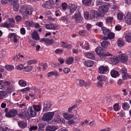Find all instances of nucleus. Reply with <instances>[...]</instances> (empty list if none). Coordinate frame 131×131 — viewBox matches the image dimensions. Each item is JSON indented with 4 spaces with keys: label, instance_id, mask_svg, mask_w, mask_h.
<instances>
[{
    "label": "nucleus",
    "instance_id": "f257e3e1",
    "mask_svg": "<svg viewBox=\"0 0 131 131\" xmlns=\"http://www.w3.org/2000/svg\"><path fill=\"white\" fill-rule=\"evenodd\" d=\"M20 13L26 16H29L32 13L31 9L26 6H22L20 7L19 11Z\"/></svg>",
    "mask_w": 131,
    "mask_h": 131
},
{
    "label": "nucleus",
    "instance_id": "f03ea898",
    "mask_svg": "<svg viewBox=\"0 0 131 131\" xmlns=\"http://www.w3.org/2000/svg\"><path fill=\"white\" fill-rule=\"evenodd\" d=\"M8 109L7 108L4 110L5 112L6 113L5 116L8 117H12L16 116L17 114V111L13 109L10 110L8 111Z\"/></svg>",
    "mask_w": 131,
    "mask_h": 131
},
{
    "label": "nucleus",
    "instance_id": "7ed1b4c3",
    "mask_svg": "<svg viewBox=\"0 0 131 131\" xmlns=\"http://www.w3.org/2000/svg\"><path fill=\"white\" fill-rule=\"evenodd\" d=\"M103 51V50L100 47H98L95 49L96 52L101 58H103L106 56H110L112 55L110 53L108 52L106 54Z\"/></svg>",
    "mask_w": 131,
    "mask_h": 131
},
{
    "label": "nucleus",
    "instance_id": "20e7f679",
    "mask_svg": "<svg viewBox=\"0 0 131 131\" xmlns=\"http://www.w3.org/2000/svg\"><path fill=\"white\" fill-rule=\"evenodd\" d=\"M54 112H49L45 114L43 116L42 120L45 121H49L51 120L54 115Z\"/></svg>",
    "mask_w": 131,
    "mask_h": 131
},
{
    "label": "nucleus",
    "instance_id": "39448f33",
    "mask_svg": "<svg viewBox=\"0 0 131 131\" xmlns=\"http://www.w3.org/2000/svg\"><path fill=\"white\" fill-rule=\"evenodd\" d=\"M98 13L95 10H92L90 12V17L91 19L93 20H98L97 17L99 16Z\"/></svg>",
    "mask_w": 131,
    "mask_h": 131
},
{
    "label": "nucleus",
    "instance_id": "423d86ee",
    "mask_svg": "<svg viewBox=\"0 0 131 131\" xmlns=\"http://www.w3.org/2000/svg\"><path fill=\"white\" fill-rule=\"evenodd\" d=\"M72 18L74 19L75 21L78 23H80L82 21L83 17L80 13H75L72 16Z\"/></svg>",
    "mask_w": 131,
    "mask_h": 131
},
{
    "label": "nucleus",
    "instance_id": "0eeeda50",
    "mask_svg": "<svg viewBox=\"0 0 131 131\" xmlns=\"http://www.w3.org/2000/svg\"><path fill=\"white\" fill-rule=\"evenodd\" d=\"M117 58L119 61H121L123 63L126 62L128 60L127 56L124 54L118 55Z\"/></svg>",
    "mask_w": 131,
    "mask_h": 131
},
{
    "label": "nucleus",
    "instance_id": "6e6552de",
    "mask_svg": "<svg viewBox=\"0 0 131 131\" xmlns=\"http://www.w3.org/2000/svg\"><path fill=\"white\" fill-rule=\"evenodd\" d=\"M27 113L28 115L31 117H34L36 115V112L33 110L32 106L29 108Z\"/></svg>",
    "mask_w": 131,
    "mask_h": 131
},
{
    "label": "nucleus",
    "instance_id": "1a4fd4ad",
    "mask_svg": "<svg viewBox=\"0 0 131 131\" xmlns=\"http://www.w3.org/2000/svg\"><path fill=\"white\" fill-rule=\"evenodd\" d=\"M45 27L47 29L56 30L58 27L57 25H54L53 24H46L45 26Z\"/></svg>",
    "mask_w": 131,
    "mask_h": 131
},
{
    "label": "nucleus",
    "instance_id": "9d476101",
    "mask_svg": "<svg viewBox=\"0 0 131 131\" xmlns=\"http://www.w3.org/2000/svg\"><path fill=\"white\" fill-rule=\"evenodd\" d=\"M108 6L106 5H104L100 6L98 10L100 12L103 13L106 12L108 9Z\"/></svg>",
    "mask_w": 131,
    "mask_h": 131
},
{
    "label": "nucleus",
    "instance_id": "9b49d317",
    "mask_svg": "<svg viewBox=\"0 0 131 131\" xmlns=\"http://www.w3.org/2000/svg\"><path fill=\"white\" fill-rule=\"evenodd\" d=\"M58 128L57 126L48 125L46 127V131H55Z\"/></svg>",
    "mask_w": 131,
    "mask_h": 131
},
{
    "label": "nucleus",
    "instance_id": "f8f14e48",
    "mask_svg": "<svg viewBox=\"0 0 131 131\" xmlns=\"http://www.w3.org/2000/svg\"><path fill=\"white\" fill-rule=\"evenodd\" d=\"M77 8V6L75 5L70 4L69 5V11L71 14L73 13L76 10Z\"/></svg>",
    "mask_w": 131,
    "mask_h": 131
},
{
    "label": "nucleus",
    "instance_id": "ddd939ff",
    "mask_svg": "<svg viewBox=\"0 0 131 131\" xmlns=\"http://www.w3.org/2000/svg\"><path fill=\"white\" fill-rule=\"evenodd\" d=\"M108 67L107 66H102L99 67V72L100 73H103L108 70Z\"/></svg>",
    "mask_w": 131,
    "mask_h": 131
},
{
    "label": "nucleus",
    "instance_id": "4468645a",
    "mask_svg": "<svg viewBox=\"0 0 131 131\" xmlns=\"http://www.w3.org/2000/svg\"><path fill=\"white\" fill-rule=\"evenodd\" d=\"M18 124L19 127L23 129L26 127L27 123L23 121L18 122Z\"/></svg>",
    "mask_w": 131,
    "mask_h": 131
},
{
    "label": "nucleus",
    "instance_id": "2eb2a0df",
    "mask_svg": "<svg viewBox=\"0 0 131 131\" xmlns=\"http://www.w3.org/2000/svg\"><path fill=\"white\" fill-rule=\"evenodd\" d=\"M51 104L49 102H47L46 104L44 103L43 104V111H45L49 110L51 107Z\"/></svg>",
    "mask_w": 131,
    "mask_h": 131
},
{
    "label": "nucleus",
    "instance_id": "dca6fc26",
    "mask_svg": "<svg viewBox=\"0 0 131 131\" xmlns=\"http://www.w3.org/2000/svg\"><path fill=\"white\" fill-rule=\"evenodd\" d=\"M110 60L114 64H115L119 62L117 56H113L110 58Z\"/></svg>",
    "mask_w": 131,
    "mask_h": 131
},
{
    "label": "nucleus",
    "instance_id": "f3484780",
    "mask_svg": "<svg viewBox=\"0 0 131 131\" xmlns=\"http://www.w3.org/2000/svg\"><path fill=\"white\" fill-rule=\"evenodd\" d=\"M54 120L55 122L58 123H60L61 121H62V122H63L64 121L63 119L60 118V115L58 114L57 115L56 117L54 118Z\"/></svg>",
    "mask_w": 131,
    "mask_h": 131
},
{
    "label": "nucleus",
    "instance_id": "a211bd4d",
    "mask_svg": "<svg viewBox=\"0 0 131 131\" xmlns=\"http://www.w3.org/2000/svg\"><path fill=\"white\" fill-rule=\"evenodd\" d=\"M42 41L45 42V43L47 44L51 45L54 42V40L53 39H49L48 38H42L41 39Z\"/></svg>",
    "mask_w": 131,
    "mask_h": 131
},
{
    "label": "nucleus",
    "instance_id": "6ab92c4d",
    "mask_svg": "<svg viewBox=\"0 0 131 131\" xmlns=\"http://www.w3.org/2000/svg\"><path fill=\"white\" fill-rule=\"evenodd\" d=\"M32 36L33 39L37 40L39 38V36L38 35V31L34 30L32 34Z\"/></svg>",
    "mask_w": 131,
    "mask_h": 131
},
{
    "label": "nucleus",
    "instance_id": "aec40b11",
    "mask_svg": "<svg viewBox=\"0 0 131 131\" xmlns=\"http://www.w3.org/2000/svg\"><path fill=\"white\" fill-rule=\"evenodd\" d=\"M126 41L128 42H131V33L127 32L125 35Z\"/></svg>",
    "mask_w": 131,
    "mask_h": 131
},
{
    "label": "nucleus",
    "instance_id": "412c9836",
    "mask_svg": "<svg viewBox=\"0 0 131 131\" xmlns=\"http://www.w3.org/2000/svg\"><path fill=\"white\" fill-rule=\"evenodd\" d=\"M11 5L12 6L14 10L16 11L18 10L19 7V4L16 2V3H13V4H9Z\"/></svg>",
    "mask_w": 131,
    "mask_h": 131
},
{
    "label": "nucleus",
    "instance_id": "4be33fe9",
    "mask_svg": "<svg viewBox=\"0 0 131 131\" xmlns=\"http://www.w3.org/2000/svg\"><path fill=\"white\" fill-rule=\"evenodd\" d=\"M84 64L87 67H90L93 65L94 64V62L92 61L89 60L85 61L84 62Z\"/></svg>",
    "mask_w": 131,
    "mask_h": 131
},
{
    "label": "nucleus",
    "instance_id": "5701e85b",
    "mask_svg": "<svg viewBox=\"0 0 131 131\" xmlns=\"http://www.w3.org/2000/svg\"><path fill=\"white\" fill-rule=\"evenodd\" d=\"M91 0H82V2L85 6H89L91 5Z\"/></svg>",
    "mask_w": 131,
    "mask_h": 131
},
{
    "label": "nucleus",
    "instance_id": "b1692460",
    "mask_svg": "<svg viewBox=\"0 0 131 131\" xmlns=\"http://www.w3.org/2000/svg\"><path fill=\"white\" fill-rule=\"evenodd\" d=\"M102 29L103 31V33L105 35H107L111 31V30L109 29L106 28L104 27H102Z\"/></svg>",
    "mask_w": 131,
    "mask_h": 131
},
{
    "label": "nucleus",
    "instance_id": "393cba45",
    "mask_svg": "<svg viewBox=\"0 0 131 131\" xmlns=\"http://www.w3.org/2000/svg\"><path fill=\"white\" fill-rule=\"evenodd\" d=\"M125 19L126 23L129 25L131 24V15H127Z\"/></svg>",
    "mask_w": 131,
    "mask_h": 131
},
{
    "label": "nucleus",
    "instance_id": "a878e982",
    "mask_svg": "<svg viewBox=\"0 0 131 131\" xmlns=\"http://www.w3.org/2000/svg\"><path fill=\"white\" fill-rule=\"evenodd\" d=\"M122 106L123 109L124 110H128L129 107V104L127 102H124L122 104Z\"/></svg>",
    "mask_w": 131,
    "mask_h": 131
},
{
    "label": "nucleus",
    "instance_id": "bb28decb",
    "mask_svg": "<svg viewBox=\"0 0 131 131\" xmlns=\"http://www.w3.org/2000/svg\"><path fill=\"white\" fill-rule=\"evenodd\" d=\"M111 76L113 78H115L119 75V73L118 71L114 70H112L111 72Z\"/></svg>",
    "mask_w": 131,
    "mask_h": 131
},
{
    "label": "nucleus",
    "instance_id": "cd10ccee",
    "mask_svg": "<svg viewBox=\"0 0 131 131\" xmlns=\"http://www.w3.org/2000/svg\"><path fill=\"white\" fill-rule=\"evenodd\" d=\"M109 44V42L106 40H104L101 43V46L104 48H106L108 46V45Z\"/></svg>",
    "mask_w": 131,
    "mask_h": 131
},
{
    "label": "nucleus",
    "instance_id": "c85d7f7f",
    "mask_svg": "<svg viewBox=\"0 0 131 131\" xmlns=\"http://www.w3.org/2000/svg\"><path fill=\"white\" fill-rule=\"evenodd\" d=\"M85 54L86 57L88 58L93 59L94 57V54L90 52L86 53Z\"/></svg>",
    "mask_w": 131,
    "mask_h": 131
},
{
    "label": "nucleus",
    "instance_id": "c756f323",
    "mask_svg": "<svg viewBox=\"0 0 131 131\" xmlns=\"http://www.w3.org/2000/svg\"><path fill=\"white\" fill-rule=\"evenodd\" d=\"M74 115L73 114H69L67 113L64 114V117L66 119H69L72 118Z\"/></svg>",
    "mask_w": 131,
    "mask_h": 131
},
{
    "label": "nucleus",
    "instance_id": "7c9ffc66",
    "mask_svg": "<svg viewBox=\"0 0 131 131\" xmlns=\"http://www.w3.org/2000/svg\"><path fill=\"white\" fill-rule=\"evenodd\" d=\"M7 95L5 91H0V99H2L5 98Z\"/></svg>",
    "mask_w": 131,
    "mask_h": 131
},
{
    "label": "nucleus",
    "instance_id": "2f4dec72",
    "mask_svg": "<svg viewBox=\"0 0 131 131\" xmlns=\"http://www.w3.org/2000/svg\"><path fill=\"white\" fill-rule=\"evenodd\" d=\"M73 58L71 57H69L66 60V62L68 64H70L72 63L73 61Z\"/></svg>",
    "mask_w": 131,
    "mask_h": 131
},
{
    "label": "nucleus",
    "instance_id": "473e14b6",
    "mask_svg": "<svg viewBox=\"0 0 131 131\" xmlns=\"http://www.w3.org/2000/svg\"><path fill=\"white\" fill-rule=\"evenodd\" d=\"M46 125V124L45 123H39L38 124V129L39 130H42Z\"/></svg>",
    "mask_w": 131,
    "mask_h": 131
},
{
    "label": "nucleus",
    "instance_id": "72a5a7b5",
    "mask_svg": "<svg viewBox=\"0 0 131 131\" xmlns=\"http://www.w3.org/2000/svg\"><path fill=\"white\" fill-rule=\"evenodd\" d=\"M33 107L36 112L40 111L41 109V107L39 105H34Z\"/></svg>",
    "mask_w": 131,
    "mask_h": 131
},
{
    "label": "nucleus",
    "instance_id": "f704fd0d",
    "mask_svg": "<svg viewBox=\"0 0 131 131\" xmlns=\"http://www.w3.org/2000/svg\"><path fill=\"white\" fill-rule=\"evenodd\" d=\"M46 5L47 7V8L50 9L53 6V4L51 1H48L46 2Z\"/></svg>",
    "mask_w": 131,
    "mask_h": 131
},
{
    "label": "nucleus",
    "instance_id": "c9c22d12",
    "mask_svg": "<svg viewBox=\"0 0 131 131\" xmlns=\"http://www.w3.org/2000/svg\"><path fill=\"white\" fill-rule=\"evenodd\" d=\"M18 83L21 86H25L26 85V81L23 80H20L19 81Z\"/></svg>",
    "mask_w": 131,
    "mask_h": 131
},
{
    "label": "nucleus",
    "instance_id": "e433bc0d",
    "mask_svg": "<svg viewBox=\"0 0 131 131\" xmlns=\"http://www.w3.org/2000/svg\"><path fill=\"white\" fill-rule=\"evenodd\" d=\"M113 19V18L112 17L109 16L107 17L106 19V22L107 23H112V21Z\"/></svg>",
    "mask_w": 131,
    "mask_h": 131
},
{
    "label": "nucleus",
    "instance_id": "4c0bfd02",
    "mask_svg": "<svg viewBox=\"0 0 131 131\" xmlns=\"http://www.w3.org/2000/svg\"><path fill=\"white\" fill-rule=\"evenodd\" d=\"M124 42L123 40L120 39L118 40L117 44L119 47H122L124 45Z\"/></svg>",
    "mask_w": 131,
    "mask_h": 131
},
{
    "label": "nucleus",
    "instance_id": "58836bf2",
    "mask_svg": "<svg viewBox=\"0 0 131 131\" xmlns=\"http://www.w3.org/2000/svg\"><path fill=\"white\" fill-rule=\"evenodd\" d=\"M32 69V67L31 66H26L23 68V71L26 72L30 71Z\"/></svg>",
    "mask_w": 131,
    "mask_h": 131
},
{
    "label": "nucleus",
    "instance_id": "ea45409f",
    "mask_svg": "<svg viewBox=\"0 0 131 131\" xmlns=\"http://www.w3.org/2000/svg\"><path fill=\"white\" fill-rule=\"evenodd\" d=\"M68 124L70 125L71 126L73 125H75L76 122L74 121L73 119H71L67 121Z\"/></svg>",
    "mask_w": 131,
    "mask_h": 131
},
{
    "label": "nucleus",
    "instance_id": "a19ab883",
    "mask_svg": "<svg viewBox=\"0 0 131 131\" xmlns=\"http://www.w3.org/2000/svg\"><path fill=\"white\" fill-rule=\"evenodd\" d=\"M5 68L7 70L9 71H11L14 68L13 66L7 65H6Z\"/></svg>",
    "mask_w": 131,
    "mask_h": 131
},
{
    "label": "nucleus",
    "instance_id": "79ce46f5",
    "mask_svg": "<svg viewBox=\"0 0 131 131\" xmlns=\"http://www.w3.org/2000/svg\"><path fill=\"white\" fill-rule=\"evenodd\" d=\"M85 84V81L83 80H80L77 83V85L79 86H82Z\"/></svg>",
    "mask_w": 131,
    "mask_h": 131
},
{
    "label": "nucleus",
    "instance_id": "37998d69",
    "mask_svg": "<svg viewBox=\"0 0 131 131\" xmlns=\"http://www.w3.org/2000/svg\"><path fill=\"white\" fill-rule=\"evenodd\" d=\"M10 130L8 127H0V131H10Z\"/></svg>",
    "mask_w": 131,
    "mask_h": 131
},
{
    "label": "nucleus",
    "instance_id": "c03bdc74",
    "mask_svg": "<svg viewBox=\"0 0 131 131\" xmlns=\"http://www.w3.org/2000/svg\"><path fill=\"white\" fill-rule=\"evenodd\" d=\"M109 39H112L114 38L115 36L114 33L111 32L107 35Z\"/></svg>",
    "mask_w": 131,
    "mask_h": 131
},
{
    "label": "nucleus",
    "instance_id": "a18cd8bd",
    "mask_svg": "<svg viewBox=\"0 0 131 131\" xmlns=\"http://www.w3.org/2000/svg\"><path fill=\"white\" fill-rule=\"evenodd\" d=\"M37 128L38 127L36 126H31L29 128V130L30 131H34L36 130Z\"/></svg>",
    "mask_w": 131,
    "mask_h": 131
},
{
    "label": "nucleus",
    "instance_id": "49530a36",
    "mask_svg": "<svg viewBox=\"0 0 131 131\" xmlns=\"http://www.w3.org/2000/svg\"><path fill=\"white\" fill-rule=\"evenodd\" d=\"M51 75H56V76H59V75L57 73V72H54V71H52L48 73L47 75L48 76H49Z\"/></svg>",
    "mask_w": 131,
    "mask_h": 131
},
{
    "label": "nucleus",
    "instance_id": "de8ad7c7",
    "mask_svg": "<svg viewBox=\"0 0 131 131\" xmlns=\"http://www.w3.org/2000/svg\"><path fill=\"white\" fill-rule=\"evenodd\" d=\"M79 34L80 36H83L87 34L86 31L84 30H82L79 32Z\"/></svg>",
    "mask_w": 131,
    "mask_h": 131
},
{
    "label": "nucleus",
    "instance_id": "09e8293b",
    "mask_svg": "<svg viewBox=\"0 0 131 131\" xmlns=\"http://www.w3.org/2000/svg\"><path fill=\"white\" fill-rule=\"evenodd\" d=\"M1 26L2 27H6L8 28L9 26V24H8L5 22L3 23L1 25Z\"/></svg>",
    "mask_w": 131,
    "mask_h": 131
},
{
    "label": "nucleus",
    "instance_id": "8fccbe9b",
    "mask_svg": "<svg viewBox=\"0 0 131 131\" xmlns=\"http://www.w3.org/2000/svg\"><path fill=\"white\" fill-rule=\"evenodd\" d=\"M84 18L86 19H88L89 17V13L87 11L84 13Z\"/></svg>",
    "mask_w": 131,
    "mask_h": 131
},
{
    "label": "nucleus",
    "instance_id": "3c124183",
    "mask_svg": "<svg viewBox=\"0 0 131 131\" xmlns=\"http://www.w3.org/2000/svg\"><path fill=\"white\" fill-rule=\"evenodd\" d=\"M13 90V87L12 85H9L7 87V91L8 93L10 92Z\"/></svg>",
    "mask_w": 131,
    "mask_h": 131
},
{
    "label": "nucleus",
    "instance_id": "603ef678",
    "mask_svg": "<svg viewBox=\"0 0 131 131\" xmlns=\"http://www.w3.org/2000/svg\"><path fill=\"white\" fill-rule=\"evenodd\" d=\"M62 8L63 10H65L67 7V4L66 3H62L61 5Z\"/></svg>",
    "mask_w": 131,
    "mask_h": 131
},
{
    "label": "nucleus",
    "instance_id": "864d4df0",
    "mask_svg": "<svg viewBox=\"0 0 131 131\" xmlns=\"http://www.w3.org/2000/svg\"><path fill=\"white\" fill-rule=\"evenodd\" d=\"M63 52V50L60 49H57L54 51V52L56 54H59L60 53H62Z\"/></svg>",
    "mask_w": 131,
    "mask_h": 131
},
{
    "label": "nucleus",
    "instance_id": "5fc2aeb1",
    "mask_svg": "<svg viewBox=\"0 0 131 131\" xmlns=\"http://www.w3.org/2000/svg\"><path fill=\"white\" fill-rule=\"evenodd\" d=\"M114 110L115 111H117L118 110V105L117 103L115 104L113 106Z\"/></svg>",
    "mask_w": 131,
    "mask_h": 131
},
{
    "label": "nucleus",
    "instance_id": "6e6d98bb",
    "mask_svg": "<svg viewBox=\"0 0 131 131\" xmlns=\"http://www.w3.org/2000/svg\"><path fill=\"white\" fill-rule=\"evenodd\" d=\"M53 4H55L58 5L60 3V0H51L50 1Z\"/></svg>",
    "mask_w": 131,
    "mask_h": 131
},
{
    "label": "nucleus",
    "instance_id": "4d7b16f0",
    "mask_svg": "<svg viewBox=\"0 0 131 131\" xmlns=\"http://www.w3.org/2000/svg\"><path fill=\"white\" fill-rule=\"evenodd\" d=\"M123 15L121 13H118L117 15V17L118 19L122 20L123 18Z\"/></svg>",
    "mask_w": 131,
    "mask_h": 131
},
{
    "label": "nucleus",
    "instance_id": "13d9d810",
    "mask_svg": "<svg viewBox=\"0 0 131 131\" xmlns=\"http://www.w3.org/2000/svg\"><path fill=\"white\" fill-rule=\"evenodd\" d=\"M103 83L102 81H99L97 82V86L99 88H101L103 86Z\"/></svg>",
    "mask_w": 131,
    "mask_h": 131
},
{
    "label": "nucleus",
    "instance_id": "bf43d9fd",
    "mask_svg": "<svg viewBox=\"0 0 131 131\" xmlns=\"http://www.w3.org/2000/svg\"><path fill=\"white\" fill-rule=\"evenodd\" d=\"M16 21L17 22H19L21 21V17L20 16H17L15 17Z\"/></svg>",
    "mask_w": 131,
    "mask_h": 131
},
{
    "label": "nucleus",
    "instance_id": "052dcab7",
    "mask_svg": "<svg viewBox=\"0 0 131 131\" xmlns=\"http://www.w3.org/2000/svg\"><path fill=\"white\" fill-rule=\"evenodd\" d=\"M121 72L122 74H127V71L126 69L123 68L122 69Z\"/></svg>",
    "mask_w": 131,
    "mask_h": 131
},
{
    "label": "nucleus",
    "instance_id": "680f3d73",
    "mask_svg": "<svg viewBox=\"0 0 131 131\" xmlns=\"http://www.w3.org/2000/svg\"><path fill=\"white\" fill-rule=\"evenodd\" d=\"M41 66L43 68V70L44 71L47 68V65L46 64H41Z\"/></svg>",
    "mask_w": 131,
    "mask_h": 131
},
{
    "label": "nucleus",
    "instance_id": "e2e57ef3",
    "mask_svg": "<svg viewBox=\"0 0 131 131\" xmlns=\"http://www.w3.org/2000/svg\"><path fill=\"white\" fill-rule=\"evenodd\" d=\"M30 89V88H29L28 87L26 88H25L23 89H21L20 91L22 92H25L26 91H29Z\"/></svg>",
    "mask_w": 131,
    "mask_h": 131
},
{
    "label": "nucleus",
    "instance_id": "0e129e2a",
    "mask_svg": "<svg viewBox=\"0 0 131 131\" xmlns=\"http://www.w3.org/2000/svg\"><path fill=\"white\" fill-rule=\"evenodd\" d=\"M26 24L27 26H31L32 25L33 22L32 21H26Z\"/></svg>",
    "mask_w": 131,
    "mask_h": 131
},
{
    "label": "nucleus",
    "instance_id": "69168bd1",
    "mask_svg": "<svg viewBox=\"0 0 131 131\" xmlns=\"http://www.w3.org/2000/svg\"><path fill=\"white\" fill-rule=\"evenodd\" d=\"M102 3V0H96V4L97 5H101Z\"/></svg>",
    "mask_w": 131,
    "mask_h": 131
},
{
    "label": "nucleus",
    "instance_id": "338daca9",
    "mask_svg": "<svg viewBox=\"0 0 131 131\" xmlns=\"http://www.w3.org/2000/svg\"><path fill=\"white\" fill-rule=\"evenodd\" d=\"M24 68V67H23V66L22 65L20 64L18 65L16 69L18 70H21L22 69H23V68Z\"/></svg>",
    "mask_w": 131,
    "mask_h": 131
},
{
    "label": "nucleus",
    "instance_id": "774afa93",
    "mask_svg": "<svg viewBox=\"0 0 131 131\" xmlns=\"http://www.w3.org/2000/svg\"><path fill=\"white\" fill-rule=\"evenodd\" d=\"M58 61L60 62V63L61 64H63L64 61V60L62 58H59L58 59Z\"/></svg>",
    "mask_w": 131,
    "mask_h": 131
}]
</instances>
